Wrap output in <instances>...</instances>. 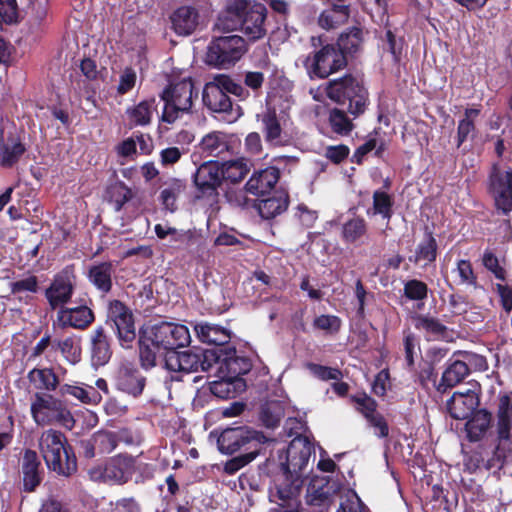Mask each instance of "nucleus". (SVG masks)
<instances>
[{
	"label": "nucleus",
	"mask_w": 512,
	"mask_h": 512,
	"mask_svg": "<svg viewBox=\"0 0 512 512\" xmlns=\"http://www.w3.org/2000/svg\"><path fill=\"white\" fill-rule=\"evenodd\" d=\"M438 255V244L433 232L427 227L424 232L423 240L417 245L413 256L409 257V261L415 264L423 263V267L434 263Z\"/></svg>",
	"instance_id": "obj_33"
},
{
	"label": "nucleus",
	"mask_w": 512,
	"mask_h": 512,
	"mask_svg": "<svg viewBox=\"0 0 512 512\" xmlns=\"http://www.w3.org/2000/svg\"><path fill=\"white\" fill-rule=\"evenodd\" d=\"M491 421L492 414L489 411L486 409H478L468 418L465 424L467 439L470 442L480 441L489 429Z\"/></svg>",
	"instance_id": "obj_35"
},
{
	"label": "nucleus",
	"mask_w": 512,
	"mask_h": 512,
	"mask_svg": "<svg viewBox=\"0 0 512 512\" xmlns=\"http://www.w3.org/2000/svg\"><path fill=\"white\" fill-rule=\"evenodd\" d=\"M157 101L151 97L140 101L126 110L130 127L147 126L152 121L153 113L157 111Z\"/></svg>",
	"instance_id": "obj_34"
},
{
	"label": "nucleus",
	"mask_w": 512,
	"mask_h": 512,
	"mask_svg": "<svg viewBox=\"0 0 512 512\" xmlns=\"http://www.w3.org/2000/svg\"><path fill=\"white\" fill-rule=\"evenodd\" d=\"M268 10L257 0H229L217 26L224 31H240L246 42H256L267 35Z\"/></svg>",
	"instance_id": "obj_3"
},
{
	"label": "nucleus",
	"mask_w": 512,
	"mask_h": 512,
	"mask_svg": "<svg viewBox=\"0 0 512 512\" xmlns=\"http://www.w3.org/2000/svg\"><path fill=\"white\" fill-rule=\"evenodd\" d=\"M26 150L25 144L15 130L8 131L6 136L4 135V131L1 130L0 164L2 167L12 168L19 162Z\"/></svg>",
	"instance_id": "obj_22"
},
{
	"label": "nucleus",
	"mask_w": 512,
	"mask_h": 512,
	"mask_svg": "<svg viewBox=\"0 0 512 512\" xmlns=\"http://www.w3.org/2000/svg\"><path fill=\"white\" fill-rule=\"evenodd\" d=\"M342 326V320L336 315L322 314L315 317L313 327L325 331L327 334H337Z\"/></svg>",
	"instance_id": "obj_57"
},
{
	"label": "nucleus",
	"mask_w": 512,
	"mask_h": 512,
	"mask_svg": "<svg viewBox=\"0 0 512 512\" xmlns=\"http://www.w3.org/2000/svg\"><path fill=\"white\" fill-rule=\"evenodd\" d=\"M280 178V170L275 166L254 171L245 184L246 192L255 196H264L275 187Z\"/></svg>",
	"instance_id": "obj_26"
},
{
	"label": "nucleus",
	"mask_w": 512,
	"mask_h": 512,
	"mask_svg": "<svg viewBox=\"0 0 512 512\" xmlns=\"http://www.w3.org/2000/svg\"><path fill=\"white\" fill-rule=\"evenodd\" d=\"M429 288L427 284L418 279L408 280L404 284V296L410 301H423L428 296Z\"/></svg>",
	"instance_id": "obj_55"
},
{
	"label": "nucleus",
	"mask_w": 512,
	"mask_h": 512,
	"mask_svg": "<svg viewBox=\"0 0 512 512\" xmlns=\"http://www.w3.org/2000/svg\"><path fill=\"white\" fill-rule=\"evenodd\" d=\"M313 452L314 446L306 436L298 435L289 443L286 460L281 463L282 474L275 477L269 488L270 501L278 503L281 512H298L303 472Z\"/></svg>",
	"instance_id": "obj_1"
},
{
	"label": "nucleus",
	"mask_w": 512,
	"mask_h": 512,
	"mask_svg": "<svg viewBox=\"0 0 512 512\" xmlns=\"http://www.w3.org/2000/svg\"><path fill=\"white\" fill-rule=\"evenodd\" d=\"M116 388L133 397H139L146 386V378L131 364L119 367L115 376Z\"/></svg>",
	"instance_id": "obj_21"
},
{
	"label": "nucleus",
	"mask_w": 512,
	"mask_h": 512,
	"mask_svg": "<svg viewBox=\"0 0 512 512\" xmlns=\"http://www.w3.org/2000/svg\"><path fill=\"white\" fill-rule=\"evenodd\" d=\"M310 79H326L344 69L348 62L334 44H326L303 62Z\"/></svg>",
	"instance_id": "obj_12"
},
{
	"label": "nucleus",
	"mask_w": 512,
	"mask_h": 512,
	"mask_svg": "<svg viewBox=\"0 0 512 512\" xmlns=\"http://www.w3.org/2000/svg\"><path fill=\"white\" fill-rule=\"evenodd\" d=\"M307 369L318 379L322 381L336 380L339 381L343 374L340 369L316 364L312 362L307 363Z\"/></svg>",
	"instance_id": "obj_58"
},
{
	"label": "nucleus",
	"mask_w": 512,
	"mask_h": 512,
	"mask_svg": "<svg viewBox=\"0 0 512 512\" xmlns=\"http://www.w3.org/2000/svg\"><path fill=\"white\" fill-rule=\"evenodd\" d=\"M27 379L37 390L46 391V393L60 389L61 386L58 375L51 367H35L28 372Z\"/></svg>",
	"instance_id": "obj_36"
},
{
	"label": "nucleus",
	"mask_w": 512,
	"mask_h": 512,
	"mask_svg": "<svg viewBox=\"0 0 512 512\" xmlns=\"http://www.w3.org/2000/svg\"><path fill=\"white\" fill-rule=\"evenodd\" d=\"M413 322L415 329L423 332L427 340H447L449 336V328L429 314H416Z\"/></svg>",
	"instance_id": "obj_31"
},
{
	"label": "nucleus",
	"mask_w": 512,
	"mask_h": 512,
	"mask_svg": "<svg viewBox=\"0 0 512 512\" xmlns=\"http://www.w3.org/2000/svg\"><path fill=\"white\" fill-rule=\"evenodd\" d=\"M415 381L426 391L435 389L438 392V374L432 361H423L419 363L418 369L413 370Z\"/></svg>",
	"instance_id": "obj_45"
},
{
	"label": "nucleus",
	"mask_w": 512,
	"mask_h": 512,
	"mask_svg": "<svg viewBox=\"0 0 512 512\" xmlns=\"http://www.w3.org/2000/svg\"><path fill=\"white\" fill-rule=\"evenodd\" d=\"M92 444L97 448L98 454H109L118 445V437L112 431L101 430L93 434Z\"/></svg>",
	"instance_id": "obj_51"
},
{
	"label": "nucleus",
	"mask_w": 512,
	"mask_h": 512,
	"mask_svg": "<svg viewBox=\"0 0 512 512\" xmlns=\"http://www.w3.org/2000/svg\"><path fill=\"white\" fill-rule=\"evenodd\" d=\"M221 166L218 161H207L202 163L193 174V184L196 188V199H216L219 195L218 189L223 182Z\"/></svg>",
	"instance_id": "obj_15"
},
{
	"label": "nucleus",
	"mask_w": 512,
	"mask_h": 512,
	"mask_svg": "<svg viewBox=\"0 0 512 512\" xmlns=\"http://www.w3.org/2000/svg\"><path fill=\"white\" fill-rule=\"evenodd\" d=\"M214 365H218L220 372H225L233 379H243L241 376L247 374L252 367L251 361L247 357L237 355L233 345L222 353L218 363H214Z\"/></svg>",
	"instance_id": "obj_27"
},
{
	"label": "nucleus",
	"mask_w": 512,
	"mask_h": 512,
	"mask_svg": "<svg viewBox=\"0 0 512 512\" xmlns=\"http://www.w3.org/2000/svg\"><path fill=\"white\" fill-rule=\"evenodd\" d=\"M199 11L190 5L175 9L170 15L171 28L178 36L193 34L199 25Z\"/></svg>",
	"instance_id": "obj_25"
},
{
	"label": "nucleus",
	"mask_w": 512,
	"mask_h": 512,
	"mask_svg": "<svg viewBox=\"0 0 512 512\" xmlns=\"http://www.w3.org/2000/svg\"><path fill=\"white\" fill-rule=\"evenodd\" d=\"M187 184L184 180L173 178L161 190L159 200L164 209L173 213L178 209L177 199L185 192Z\"/></svg>",
	"instance_id": "obj_39"
},
{
	"label": "nucleus",
	"mask_w": 512,
	"mask_h": 512,
	"mask_svg": "<svg viewBox=\"0 0 512 512\" xmlns=\"http://www.w3.org/2000/svg\"><path fill=\"white\" fill-rule=\"evenodd\" d=\"M265 82L264 73L260 71H246L243 73L244 87L251 90L255 96H259Z\"/></svg>",
	"instance_id": "obj_64"
},
{
	"label": "nucleus",
	"mask_w": 512,
	"mask_h": 512,
	"mask_svg": "<svg viewBox=\"0 0 512 512\" xmlns=\"http://www.w3.org/2000/svg\"><path fill=\"white\" fill-rule=\"evenodd\" d=\"M368 234V224L362 217H354L342 226L341 236L347 244L363 243L362 239Z\"/></svg>",
	"instance_id": "obj_41"
},
{
	"label": "nucleus",
	"mask_w": 512,
	"mask_h": 512,
	"mask_svg": "<svg viewBox=\"0 0 512 512\" xmlns=\"http://www.w3.org/2000/svg\"><path fill=\"white\" fill-rule=\"evenodd\" d=\"M90 355L94 366L100 367L106 365L113 354L111 338L103 325L96 326L90 336Z\"/></svg>",
	"instance_id": "obj_23"
},
{
	"label": "nucleus",
	"mask_w": 512,
	"mask_h": 512,
	"mask_svg": "<svg viewBox=\"0 0 512 512\" xmlns=\"http://www.w3.org/2000/svg\"><path fill=\"white\" fill-rule=\"evenodd\" d=\"M195 240V231L178 230L174 228L170 236L171 247L177 250H184L189 248Z\"/></svg>",
	"instance_id": "obj_60"
},
{
	"label": "nucleus",
	"mask_w": 512,
	"mask_h": 512,
	"mask_svg": "<svg viewBox=\"0 0 512 512\" xmlns=\"http://www.w3.org/2000/svg\"><path fill=\"white\" fill-rule=\"evenodd\" d=\"M76 274L74 265L64 267L55 274L44 295L51 310L65 308L71 302L75 291Z\"/></svg>",
	"instance_id": "obj_14"
},
{
	"label": "nucleus",
	"mask_w": 512,
	"mask_h": 512,
	"mask_svg": "<svg viewBox=\"0 0 512 512\" xmlns=\"http://www.w3.org/2000/svg\"><path fill=\"white\" fill-rule=\"evenodd\" d=\"M22 487L25 493L36 491L43 481L44 469L36 451L25 449L21 461Z\"/></svg>",
	"instance_id": "obj_17"
},
{
	"label": "nucleus",
	"mask_w": 512,
	"mask_h": 512,
	"mask_svg": "<svg viewBox=\"0 0 512 512\" xmlns=\"http://www.w3.org/2000/svg\"><path fill=\"white\" fill-rule=\"evenodd\" d=\"M115 267L111 261H103L89 266L86 277L102 295H107L113 288Z\"/></svg>",
	"instance_id": "obj_29"
},
{
	"label": "nucleus",
	"mask_w": 512,
	"mask_h": 512,
	"mask_svg": "<svg viewBox=\"0 0 512 512\" xmlns=\"http://www.w3.org/2000/svg\"><path fill=\"white\" fill-rule=\"evenodd\" d=\"M481 110L476 108H466L464 117L458 122L457 127V148L468 139H473L476 132L475 119L480 115Z\"/></svg>",
	"instance_id": "obj_43"
},
{
	"label": "nucleus",
	"mask_w": 512,
	"mask_h": 512,
	"mask_svg": "<svg viewBox=\"0 0 512 512\" xmlns=\"http://www.w3.org/2000/svg\"><path fill=\"white\" fill-rule=\"evenodd\" d=\"M246 390L244 379H233L225 375L222 379L214 381L210 385L211 393L220 399L236 398Z\"/></svg>",
	"instance_id": "obj_37"
},
{
	"label": "nucleus",
	"mask_w": 512,
	"mask_h": 512,
	"mask_svg": "<svg viewBox=\"0 0 512 512\" xmlns=\"http://www.w3.org/2000/svg\"><path fill=\"white\" fill-rule=\"evenodd\" d=\"M284 416V408L280 401H268L261 406L260 420L267 428H275Z\"/></svg>",
	"instance_id": "obj_46"
},
{
	"label": "nucleus",
	"mask_w": 512,
	"mask_h": 512,
	"mask_svg": "<svg viewBox=\"0 0 512 512\" xmlns=\"http://www.w3.org/2000/svg\"><path fill=\"white\" fill-rule=\"evenodd\" d=\"M191 342L189 329L183 324L161 322L139 338V359L141 366L148 370L156 366L157 357L164 360L170 352L188 346Z\"/></svg>",
	"instance_id": "obj_2"
},
{
	"label": "nucleus",
	"mask_w": 512,
	"mask_h": 512,
	"mask_svg": "<svg viewBox=\"0 0 512 512\" xmlns=\"http://www.w3.org/2000/svg\"><path fill=\"white\" fill-rule=\"evenodd\" d=\"M479 404L480 398L478 393L469 389L466 392H455L447 401L446 408L453 419L464 420L468 419L478 410Z\"/></svg>",
	"instance_id": "obj_20"
},
{
	"label": "nucleus",
	"mask_w": 512,
	"mask_h": 512,
	"mask_svg": "<svg viewBox=\"0 0 512 512\" xmlns=\"http://www.w3.org/2000/svg\"><path fill=\"white\" fill-rule=\"evenodd\" d=\"M134 197L133 191L123 181H116L106 189L107 201L113 204L114 210L120 212L126 203Z\"/></svg>",
	"instance_id": "obj_42"
},
{
	"label": "nucleus",
	"mask_w": 512,
	"mask_h": 512,
	"mask_svg": "<svg viewBox=\"0 0 512 512\" xmlns=\"http://www.w3.org/2000/svg\"><path fill=\"white\" fill-rule=\"evenodd\" d=\"M135 473V459L127 454H118L106 461L102 477L113 484L127 483Z\"/></svg>",
	"instance_id": "obj_18"
},
{
	"label": "nucleus",
	"mask_w": 512,
	"mask_h": 512,
	"mask_svg": "<svg viewBox=\"0 0 512 512\" xmlns=\"http://www.w3.org/2000/svg\"><path fill=\"white\" fill-rule=\"evenodd\" d=\"M201 148L210 156H218L228 148L224 135L220 132H212L202 138Z\"/></svg>",
	"instance_id": "obj_53"
},
{
	"label": "nucleus",
	"mask_w": 512,
	"mask_h": 512,
	"mask_svg": "<svg viewBox=\"0 0 512 512\" xmlns=\"http://www.w3.org/2000/svg\"><path fill=\"white\" fill-rule=\"evenodd\" d=\"M327 97L338 105L346 106L354 118L364 114L370 104L369 91L363 78L347 73L326 84Z\"/></svg>",
	"instance_id": "obj_5"
},
{
	"label": "nucleus",
	"mask_w": 512,
	"mask_h": 512,
	"mask_svg": "<svg viewBox=\"0 0 512 512\" xmlns=\"http://www.w3.org/2000/svg\"><path fill=\"white\" fill-rule=\"evenodd\" d=\"M365 34L360 26H352L341 32L334 44L341 51L345 60L356 58L363 50Z\"/></svg>",
	"instance_id": "obj_24"
},
{
	"label": "nucleus",
	"mask_w": 512,
	"mask_h": 512,
	"mask_svg": "<svg viewBox=\"0 0 512 512\" xmlns=\"http://www.w3.org/2000/svg\"><path fill=\"white\" fill-rule=\"evenodd\" d=\"M31 416L39 426L58 423L71 429L74 419L62 400L50 393L36 392L30 406Z\"/></svg>",
	"instance_id": "obj_8"
},
{
	"label": "nucleus",
	"mask_w": 512,
	"mask_h": 512,
	"mask_svg": "<svg viewBox=\"0 0 512 512\" xmlns=\"http://www.w3.org/2000/svg\"><path fill=\"white\" fill-rule=\"evenodd\" d=\"M350 401L356 405V410L362 414V416L367 419L372 415L376 414L378 403L377 401L369 396L365 392H361L359 394L351 395Z\"/></svg>",
	"instance_id": "obj_54"
},
{
	"label": "nucleus",
	"mask_w": 512,
	"mask_h": 512,
	"mask_svg": "<svg viewBox=\"0 0 512 512\" xmlns=\"http://www.w3.org/2000/svg\"><path fill=\"white\" fill-rule=\"evenodd\" d=\"M216 352H204L201 348L170 352L164 360V367L170 372L193 373L209 371L217 358Z\"/></svg>",
	"instance_id": "obj_13"
},
{
	"label": "nucleus",
	"mask_w": 512,
	"mask_h": 512,
	"mask_svg": "<svg viewBox=\"0 0 512 512\" xmlns=\"http://www.w3.org/2000/svg\"><path fill=\"white\" fill-rule=\"evenodd\" d=\"M193 83L191 81H180L170 84L160 94L164 102L160 120L164 123L173 124L181 113H189L192 108Z\"/></svg>",
	"instance_id": "obj_11"
},
{
	"label": "nucleus",
	"mask_w": 512,
	"mask_h": 512,
	"mask_svg": "<svg viewBox=\"0 0 512 512\" xmlns=\"http://www.w3.org/2000/svg\"><path fill=\"white\" fill-rule=\"evenodd\" d=\"M41 455L50 471L70 477L77 472V458L64 433L54 429L42 432L39 439Z\"/></svg>",
	"instance_id": "obj_4"
},
{
	"label": "nucleus",
	"mask_w": 512,
	"mask_h": 512,
	"mask_svg": "<svg viewBox=\"0 0 512 512\" xmlns=\"http://www.w3.org/2000/svg\"><path fill=\"white\" fill-rule=\"evenodd\" d=\"M202 101L204 105L216 113H231L233 110V102L229 95H226L215 78L213 81L205 84Z\"/></svg>",
	"instance_id": "obj_28"
},
{
	"label": "nucleus",
	"mask_w": 512,
	"mask_h": 512,
	"mask_svg": "<svg viewBox=\"0 0 512 512\" xmlns=\"http://www.w3.org/2000/svg\"><path fill=\"white\" fill-rule=\"evenodd\" d=\"M259 454L254 452L242 453L228 460L224 465V472L228 475H234L240 469L252 462Z\"/></svg>",
	"instance_id": "obj_63"
},
{
	"label": "nucleus",
	"mask_w": 512,
	"mask_h": 512,
	"mask_svg": "<svg viewBox=\"0 0 512 512\" xmlns=\"http://www.w3.org/2000/svg\"><path fill=\"white\" fill-rule=\"evenodd\" d=\"M487 192L497 214L508 216L512 212V168L494 163L488 173Z\"/></svg>",
	"instance_id": "obj_10"
},
{
	"label": "nucleus",
	"mask_w": 512,
	"mask_h": 512,
	"mask_svg": "<svg viewBox=\"0 0 512 512\" xmlns=\"http://www.w3.org/2000/svg\"><path fill=\"white\" fill-rule=\"evenodd\" d=\"M469 374L470 369L466 362L461 360L451 361L442 373L438 383V392L445 393L461 383Z\"/></svg>",
	"instance_id": "obj_32"
},
{
	"label": "nucleus",
	"mask_w": 512,
	"mask_h": 512,
	"mask_svg": "<svg viewBox=\"0 0 512 512\" xmlns=\"http://www.w3.org/2000/svg\"><path fill=\"white\" fill-rule=\"evenodd\" d=\"M96 320L95 312L87 303L57 310L56 324L60 329L87 330Z\"/></svg>",
	"instance_id": "obj_16"
},
{
	"label": "nucleus",
	"mask_w": 512,
	"mask_h": 512,
	"mask_svg": "<svg viewBox=\"0 0 512 512\" xmlns=\"http://www.w3.org/2000/svg\"><path fill=\"white\" fill-rule=\"evenodd\" d=\"M289 194L285 190H276L273 195L259 200L256 208L259 215L266 220L273 219L288 209Z\"/></svg>",
	"instance_id": "obj_30"
},
{
	"label": "nucleus",
	"mask_w": 512,
	"mask_h": 512,
	"mask_svg": "<svg viewBox=\"0 0 512 512\" xmlns=\"http://www.w3.org/2000/svg\"><path fill=\"white\" fill-rule=\"evenodd\" d=\"M263 125L262 132L265 141L273 145L280 144L282 127L275 109H268L261 118Z\"/></svg>",
	"instance_id": "obj_44"
},
{
	"label": "nucleus",
	"mask_w": 512,
	"mask_h": 512,
	"mask_svg": "<svg viewBox=\"0 0 512 512\" xmlns=\"http://www.w3.org/2000/svg\"><path fill=\"white\" fill-rule=\"evenodd\" d=\"M55 349L59 350L62 356L71 364L81 360V347L76 343L74 337L68 336L64 339H54Z\"/></svg>",
	"instance_id": "obj_48"
},
{
	"label": "nucleus",
	"mask_w": 512,
	"mask_h": 512,
	"mask_svg": "<svg viewBox=\"0 0 512 512\" xmlns=\"http://www.w3.org/2000/svg\"><path fill=\"white\" fill-rule=\"evenodd\" d=\"M483 266L490 271L494 277L500 281H506L507 272L504 267L499 264L497 256L490 250H486L482 257Z\"/></svg>",
	"instance_id": "obj_62"
},
{
	"label": "nucleus",
	"mask_w": 512,
	"mask_h": 512,
	"mask_svg": "<svg viewBox=\"0 0 512 512\" xmlns=\"http://www.w3.org/2000/svg\"><path fill=\"white\" fill-rule=\"evenodd\" d=\"M220 166L221 174H223V181L226 180L231 183H238L242 181L249 172L247 164L242 159L220 163Z\"/></svg>",
	"instance_id": "obj_47"
},
{
	"label": "nucleus",
	"mask_w": 512,
	"mask_h": 512,
	"mask_svg": "<svg viewBox=\"0 0 512 512\" xmlns=\"http://www.w3.org/2000/svg\"><path fill=\"white\" fill-rule=\"evenodd\" d=\"M59 394L62 397H72L84 404H97L101 401V395L92 386L84 388L78 384H62Z\"/></svg>",
	"instance_id": "obj_40"
},
{
	"label": "nucleus",
	"mask_w": 512,
	"mask_h": 512,
	"mask_svg": "<svg viewBox=\"0 0 512 512\" xmlns=\"http://www.w3.org/2000/svg\"><path fill=\"white\" fill-rule=\"evenodd\" d=\"M268 441L263 432L247 425L231 426L221 431L217 438V447L222 454L232 455L243 451L260 454L262 445Z\"/></svg>",
	"instance_id": "obj_7"
},
{
	"label": "nucleus",
	"mask_w": 512,
	"mask_h": 512,
	"mask_svg": "<svg viewBox=\"0 0 512 512\" xmlns=\"http://www.w3.org/2000/svg\"><path fill=\"white\" fill-rule=\"evenodd\" d=\"M335 491L329 487L326 478L312 480L307 488V503L313 506H323L329 503Z\"/></svg>",
	"instance_id": "obj_38"
},
{
	"label": "nucleus",
	"mask_w": 512,
	"mask_h": 512,
	"mask_svg": "<svg viewBox=\"0 0 512 512\" xmlns=\"http://www.w3.org/2000/svg\"><path fill=\"white\" fill-rule=\"evenodd\" d=\"M403 346L406 369L412 372L415 370L416 349L420 350L419 341L413 333H408L403 338Z\"/></svg>",
	"instance_id": "obj_59"
},
{
	"label": "nucleus",
	"mask_w": 512,
	"mask_h": 512,
	"mask_svg": "<svg viewBox=\"0 0 512 512\" xmlns=\"http://www.w3.org/2000/svg\"><path fill=\"white\" fill-rule=\"evenodd\" d=\"M456 270L460 277V284L472 286L475 289L479 287L477 275L474 272L470 260L461 259L457 262Z\"/></svg>",
	"instance_id": "obj_61"
},
{
	"label": "nucleus",
	"mask_w": 512,
	"mask_h": 512,
	"mask_svg": "<svg viewBox=\"0 0 512 512\" xmlns=\"http://www.w3.org/2000/svg\"><path fill=\"white\" fill-rule=\"evenodd\" d=\"M329 125L333 132L339 135H349L354 125L344 110L333 108L329 112Z\"/></svg>",
	"instance_id": "obj_50"
},
{
	"label": "nucleus",
	"mask_w": 512,
	"mask_h": 512,
	"mask_svg": "<svg viewBox=\"0 0 512 512\" xmlns=\"http://www.w3.org/2000/svg\"><path fill=\"white\" fill-rule=\"evenodd\" d=\"M394 200L387 192L376 190L373 193L374 214L381 215L383 219L390 221L393 215Z\"/></svg>",
	"instance_id": "obj_52"
},
{
	"label": "nucleus",
	"mask_w": 512,
	"mask_h": 512,
	"mask_svg": "<svg viewBox=\"0 0 512 512\" xmlns=\"http://www.w3.org/2000/svg\"><path fill=\"white\" fill-rule=\"evenodd\" d=\"M197 335L199 339L203 343H207L213 345L210 349H203L204 352H216L215 363H218L219 358L221 357L224 351H227L228 348L232 346L230 343V333L218 326H212L209 324L198 325L195 327Z\"/></svg>",
	"instance_id": "obj_19"
},
{
	"label": "nucleus",
	"mask_w": 512,
	"mask_h": 512,
	"mask_svg": "<svg viewBox=\"0 0 512 512\" xmlns=\"http://www.w3.org/2000/svg\"><path fill=\"white\" fill-rule=\"evenodd\" d=\"M105 324L113 330L122 348L132 347L136 339L135 319L132 310L124 302L108 300Z\"/></svg>",
	"instance_id": "obj_9"
},
{
	"label": "nucleus",
	"mask_w": 512,
	"mask_h": 512,
	"mask_svg": "<svg viewBox=\"0 0 512 512\" xmlns=\"http://www.w3.org/2000/svg\"><path fill=\"white\" fill-rule=\"evenodd\" d=\"M214 78L226 95L231 94L237 97L240 101L247 100L251 95L250 91L246 89L244 85L236 82L230 75L218 74L215 75Z\"/></svg>",
	"instance_id": "obj_49"
},
{
	"label": "nucleus",
	"mask_w": 512,
	"mask_h": 512,
	"mask_svg": "<svg viewBox=\"0 0 512 512\" xmlns=\"http://www.w3.org/2000/svg\"><path fill=\"white\" fill-rule=\"evenodd\" d=\"M350 17L345 16L341 13L332 12L324 9L318 16L317 23L319 27L324 30L336 29L339 26L344 25Z\"/></svg>",
	"instance_id": "obj_56"
},
{
	"label": "nucleus",
	"mask_w": 512,
	"mask_h": 512,
	"mask_svg": "<svg viewBox=\"0 0 512 512\" xmlns=\"http://www.w3.org/2000/svg\"><path fill=\"white\" fill-rule=\"evenodd\" d=\"M247 51V42L240 35L213 37L204 60L210 67L227 70L240 61Z\"/></svg>",
	"instance_id": "obj_6"
}]
</instances>
